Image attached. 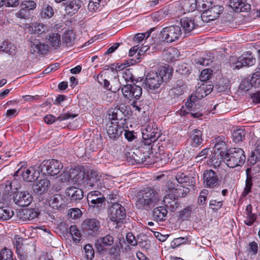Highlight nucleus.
Returning a JSON list of instances; mask_svg holds the SVG:
<instances>
[{"mask_svg": "<svg viewBox=\"0 0 260 260\" xmlns=\"http://www.w3.org/2000/svg\"><path fill=\"white\" fill-rule=\"evenodd\" d=\"M182 34L181 27L171 25L163 28L160 34L161 39L167 43H172L177 40Z\"/></svg>", "mask_w": 260, "mask_h": 260, "instance_id": "7", "label": "nucleus"}, {"mask_svg": "<svg viewBox=\"0 0 260 260\" xmlns=\"http://www.w3.org/2000/svg\"><path fill=\"white\" fill-rule=\"evenodd\" d=\"M87 200L90 208H98L105 202V198L100 191H91L88 193Z\"/></svg>", "mask_w": 260, "mask_h": 260, "instance_id": "12", "label": "nucleus"}, {"mask_svg": "<svg viewBox=\"0 0 260 260\" xmlns=\"http://www.w3.org/2000/svg\"><path fill=\"white\" fill-rule=\"evenodd\" d=\"M48 46L41 43L38 41H35L32 42L30 48V52L31 54H33L35 56H38L39 55L46 54L48 50Z\"/></svg>", "mask_w": 260, "mask_h": 260, "instance_id": "22", "label": "nucleus"}, {"mask_svg": "<svg viewBox=\"0 0 260 260\" xmlns=\"http://www.w3.org/2000/svg\"><path fill=\"white\" fill-rule=\"evenodd\" d=\"M20 188V185L16 180H13L12 181H7L4 188L5 193L10 194L11 193H14L15 194L18 191Z\"/></svg>", "mask_w": 260, "mask_h": 260, "instance_id": "30", "label": "nucleus"}, {"mask_svg": "<svg viewBox=\"0 0 260 260\" xmlns=\"http://www.w3.org/2000/svg\"><path fill=\"white\" fill-rule=\"evenodd\" d=\"M32 201V197L27 191H17L13 196L14 202L21 207L28 206Z\"/></svg>", "mask_w": 260, "mask_h": 260, "instance_id": "16", "label": "nucleus"}, {"mask_svg": "<svg viewBox=\"0 0 260 260\" xmlns=\"http://www.w3.org/2000/svg\"><path fill=\"white\" fill-rule=\"evenodd\" d=\"M0 52H4L9 55H13L15 54V49L12 48L11 44L8 41H5L0 46Z\"/></svg>", "mask_w": 260, "mask_h": 260, "instance_id": "47", "label": "nucleus"}, {"mask_svg": "<svg viewBox=\"0 0 260 260\" xmlns=\"http://www.w3.org/2000/svg\"><path fill=\"white\" fill-rule=\"evenodd\" d=\"M50 185V182L47 179L36 181L32 185V189L34 193H43L47 191Z\"/></svg>", "mask_w": 260, "mask_h": 260, "instance_id": "21", "label": "nucleus"}, {"mask_svg": "<svg viewBox=\"0 0 260 260\" xmlns=\"http://www.w3.org/2000/svg\"><path fill=\"white\" fill-rule=\"evenodd\" d=\"M21 8L19 11L15 13V16L17 18H21V19H27L29 18L30 13L28 11L26 10V9L22 8V6H21Z\"/></svg>", "mask_w": 260, "mask_h": 260, "instance_id": "58", "label": "nucleus"}, {"mask_svg": "<svg viewBox=\"0 0 260 260\" xmlns=\"http://www.w3.org/2000/svg\"><path fill=\"white\" fill-rule=\"evenodd\" d=\"M163 203L166 209H169L172 212L175 211L179 205L177 199L172 193L167 194L164 197Z\"/></svg>", "mask_w": 260, "mask_h": 260, "instance_id": "23", "label": "nucleus"}, {"mask_svg": "<svg viewBox=\"0 0 260 260\" xmlns=\"http://www.w3.org/2000/svg\"><path fill=\"white\" fill-rule=\"evenodd\" d=\"M192 145L194 146L199 145L202 143V132L198 129H194L192 132L191 135Z\"/></svg>", "mask_w": 260, "mask_h": 260, "instance_id": "40", "label": "nucleus"}, {"mask_svg": "<svg viewBox=\"0 0 260 260\" xmlns=\"http://www.w3.org/2000/svg\"><path fill=\"white\" fill-rule=\"evenodd\" d=\"M223 157L219 154L213 153L210 159L211 166L215 168L219 167L222 161H224Z\"/></svg>", "mask_w": 260, "mask_h": 260, "instance_id": "45", "label": "nucleus"}, {"mask_svg": "<svg viewBox=\"0 0 260 260\" xmlns=\"http://www.w3.org/2000/svg\"><path fill=\"white\" fill-rule=\"evenodd\" d=\"M82 226L85 233L89 236H93L98 232L100 223L95 219H86L83 222Z\"/></svg>", "mask_w": 260, "mask_h": 260, "instance_id": "18", "label": "nucleus"}, {"mask_svg": "<svg viewBox=\"0 0 260 260\" xmlns=\"http://www.w3.org/2000/svg\"><path fill=\"white\" fill-rule=\"evenodd\" d=\"M40 173L39 166L35 165L29 168L21 167L15 172L14 176H21L24 180L27 182H32L38 179Z\"/></svg>", "mask_w": 260, "mask_h": 260, "instance_id": "8", "label": "nucleus"}, {"mask_svg": "<svg viewBox=\"0 0 260 260\" xmlns=\"http://www.w3.org/2000/svg\"><path fill=\"white\" fill-rule=\"evenodd\" d=\"M96 80L100 84L103 85L106 89H111V87H110V82L105 78V76L104 74L100 73L97 76Z\"/></svg>", "mask_w": 260, "mask_h": 260, "instance_id": "52", "label": "nucleus"}, {"mask_svg": "<svg viewBox=\"0 0 260 260\" xmlns=\"http://www.w3.org/2000/svg\"><path fill=\"white\" fill-rule=\"evenodd\" d=\"M184 87L182 85L176 86L172 88L169 92L170 95H179L184 93Z\"/></svg>", "mask_w": 260, "mask_h": 260, "instance_id": "57", "label": "nucleus"}, {"mask_svg": "<svg viewBox=\"0 0 260 260\" xmlns=\"http://www.w3.org/2000/svg\"><path fill=\"white\" fill-rule=\"evenodd\" d=\"M13 211L9 207H0V219L7 220L10 219L13 215Z\"/></svg>", "mask_w": 260, "mask_h": 260, "instance_id": "39", "label": "nucleus"}, {"mask_svg": "<svg viewBox=\"0 0 260 260\" xmlns=\"http://www.w3.org/2000/svg\"><path fill=\"white\" fill-rule=\"evenodd\" d=\"M176 179L177 182L179 183L180 185H183L188 186H193L192 181H191V182L189 181L190 179V177L183 174H178L176 176Z\"/></svg>", "mask_w": 260, "mask_h": 260, "instance_id": "46", "label": "nucleus"}, {"mask_svg": "<svg viewBox=\"0 0 260 260\" xmlns=\"http://www.w3.org/2000/svg\"><path fill=\"white\" fill-rule=\"evenodd\" d=\"M168 211L164 206L155 208L152 212V218L156 221H162L166 220Z\"/></svg>", "mask_w": 260, "mask_h": 260, "instance_id": "28", "label": "nucleus"}, {"mask_svg": "<svg viewBox=\"0 0 260 260\" xmlns=\"http://www.w3.org/2000/svg\"><path fill=\"white\" fill-rule=\"evenodd\" d=\"M123 96L129 101H137L142 95V88L135 84L127 83L121 87Z\"/></svg>", "mask_w": 260, "mask_h": 260, "instance_id": "9", "label": "nucleus"}, {"mask_svg": "<svg viewBox=\"0 0 260 260\" xmlns=\"http://www.w3.org/2000/svg\"><path fill=\"white\" fill-rule=\"evenodd\" d=\"M62 167L63 166L60 162L53 159L44 160L39 165L40 172L51 176L58 174Z\"/></svg>", "mask_w": 260, "mask_h": 260, "instance_id": "5", "label": "nucleus"}, {"mask_svg": "<svg viewBox=\"0 0 260 260\" xmlns=\"http://www.w3.org/2000/svg\"><path fill=\"white\" fill-rule=\"evenodd\" d=\"M256 215L255 214L246 215V219L244 220V223L248 226L253 224L256 219Z\"/></svg>", "mask_w": 260, "mask_h": 260, "instance_id": "64", "label": "nucleus"}, {"mask_svg": "<svg viewBox=\"0 0 260 260\" xmlns=\"http://www.w3.org/2000/svg\"><path fill=\"white\" fill-rule=\"evenodd\" d=\"M106 125L108 135L112 140L118 139L124 131V127L121 124H117L114 122H108Z\"/></svg>", "mask_w": 260, "mask_h": 260, "instance_id": "17", "label": "nucleus"}, {"mask_svg": "<svg viewBox=\"0 0 260 260\" xmlns=\"http://www.w3.org/2000/svg\"><path fill=\"white\" fill-rule=\"evenodd\" d=\"M82 0H70L65 4V12L67 14L72 16L75 14L81 7Z\"/></svg>", "mask_w": 260, "mask_h": 260, "instance_id": "20", "label": "nucleus"}, {"mask_svg": "<svg viewBox=\"0 0 260 260\" xmlns=\"http://www.w3.org/2000/svg\"><path fill=\"white\" fill-rule=\"evenodd\" d=\"M250 169H247L246 170V179L245 181V186L243 191V196H246L249 192H251V187L253 185L252 177L250 174Z\"/></svg>", "mask_w": 260, "mask_h": 260, "instance_id": "37", "label": "nucleus"}, {"mask_svg": "<svg viewBox=\"0 0 260 260\" xmlns=\"http://www.w3.org/2000/svg\"><path fill=\"white\" fill-rule=\"evenodd\" d=\"M212 71L211 69H206L203 70L200 74V79L202 82H205L209 80L211 77Z\"/></svg>", "mask_w": 260, "mask_h": 260, "instance_id": "56", "label": "nucleus"}, {"mask_svg": "<svg viewBox=\"0 0 260 260\" xmlns=\"http://www.w3.org/2000/svg\"><path fill=\"white\" fill-rule=\"evenodd\" d=\"M151 32L147 31L145 33H138L136 34L134 38L135 41L138 42H142L144 39H147L149 37Z\"/></svg>", "mask_w": 260, "mask_h": 260, "instance_id": "62", "label": "nucleus"}, {"mask_svg": "<svg viewBox=\"0 0 260 260\" xmlns=\"http://www.w3.org/2000/svg\"><path fill=\"white\" fill-rule=\"evenodd\" d=\"M23 216V219L26 220H31L36 218L38 215V213L32 209H26L22 210Z\"/></svg>", "mask_w": 260, "mask_h": 260, "instance_id": "43", "label": "nucleus"}, {"mask_svg": "<svg viewBox=\"0 0 260 260\" xmlns=\"http://www.w3.org/2000/svg\"><path fill=\"white\" fill-rule=\"evenodd\" d=\"M255 63V58L250 51L243 53L235 62V68L239 69L243 67L252 66Z\"/></svg>", "mask_w": 260, "mask_h": 260, "instance_id": "15", "label": "nucleus"}, {"mask_svg": "<svg viewBox=\"0 0 260 260\" xmlns=\"http://www.w3.org/2000/svg\"><path fill=\"white\" fill-rule=\"evenodd\" d=\"M187 186L183 185H178L177 188L175 189L176 191L177 195L180 197H185L190 191V189Z\"/></svg>", "mask_w": 260, "mask_h": 260, "instance_id": "50", "label": "nucleus"}, {"mask_svg": "<svg viewBox=\"0 0 260 260\" xmlns=\"http://www.w3.org/2000/svg\"><path fill=\"white\" fill-rule=\"evenodd\" d=\"M108 216L110 219L117 224L124 222L126 217V211L121 204L113 203L108 208Z\"/></svg>", "mask_w": 260, "mask_h": 260, "instance_id": "4", "label": "nucleus"}, {"mask_svg": "<svg viewBox=\"0 0 260 260\" xmlns=\"http://www.w3.org/2000/svg\"><path fill=\"white\" fill-rule=\"evenodd\" d=\"M85 186L88 189L90 188H99L103 186V179L97 172L91 170L87 174L85 179Z\"/></svg>", "mask_w": 260, "mask_h": 260, "instance_id": "10", "label": "nucleus"}, {"mask_svg": "<svg viewBox=\"0 0 260 260\" xmlns=\"http://www.w3.org/2000/svg\"><path fill=\"white\" fill-rule=\"evenodd\" d=\"M84 172L81 171L78 172L74 170V174H72V180L78 184H83L85 186L86 178L84 177Z\"/></svg>", "mask_w": 260, "mask_h": 260, "instance_id": "42", "label": "nucleus"}, {"mask_svg": "<svg viewBox=\"0 0 260 260\" xmlns=\"http://www.w3.org/2000/svg\"><path fill=\"white\" fill-rule=\"evenodd\" d=\"M77 116L76 114H71L69 113H61L57 117H55L53 115L50 114L44 116V120L45 123L48 124H52L55 121H63L70 118H74Z\"/></svg>", "mask_w": 260, "mask_h": 260, "instance_id": "25", "label": "nucleus"}, {"mask_svg": "<svg viewBox=\"0 0 260 260\" xmlns=\"http://www.w3.org/2000/svg\"><path fill=\"white\" fill-rule=\"evenodd\" d=\"M70 233L72 239L76 244L79 243L81 238V234L76 225H71L69 229Z\"/></svg>", "mask_w": 260, "mask_h": 260, "instance_id": "41", "label": "nucleus"}, {"mask_svg": "<svg viewBox=\"0 0 260 260\" xmlns=\"http://www.w3.org/2000/svg\"><path fill=\"white\" fill-rule=\"evenodd\" d=\"M131 158L137 164H143L146 161V156L140 150L136 149L133 152Z\"/></svg>", "mask_w": 260, "mask_h": 260, "instance_id": "38", "label": "nucleus"}, {"mask_svg": "<svg viewBox=\"0 0 260 260\" xmlns=\"http://www.w3.org/2000/svg\"><path fill=\"white\" fill-rule=\"evenodd\" d=\"M208 9H206L202 14L201 17L205 21H213L219 17L222 12L223 8L220 5L208 6Z\"/></svg>", "mask_w": 260, "mask_h": 260, "instance_id": "13", "label": "nucleus"}, {"mask_svg": "<svg viewBox=\"0 0 260 260\" xmlns=\"http://www.w3.org/2000/svg\"><path fill=\"white\" fill-rule=\"evenodd\" d=\"M66 197L60 194L50 196L47 199L46 202L49 206L53 209L63 208L66 205Z\"/></svg>", "mask_w": 260, "mask_h": 260, "instance_id": "19", "label": "nucleus"}, {"mask_svg": "<svg viewBox=\"0 0 260 260\" xmlns=\"http://www.w3.org/2000/svg\"><path fill=\"white\" fill-rule=\"evenodd\" d=\"M74 170H72L69 173L68 172H63L60 176L59 180L62 182H69L72 180V174H74Z\"/></svg>", "mask_w": 260, "mask_h": 260, "instance_id": "60", "label": "nucleus"}, {"mask_svg": "<svg viewBox=\"0 0 260 260\" xmlns=\"http://www.w3.org/2000/svg\"><path fill=\"white\" fill-rule=\"evenodd\" d=\"M120 250L118 246L113 245L109 249V253L113 260H120Z\"/></svg>", "mask_w": 260, "mask_h": 260, "instance_id": "49", "label": "nucleus"}, {"mask_svg": "<svg viewBox=\"0 0 260 260\" xmlns=\"http://www.w3.org/2000/svg\"><path fill=\"white\" fill-rule=\"evenodd\" d=\"M75 34L72 30H67L62 36L63 43L66 44L67 46L73 45L75 42Z\"/></svg>", "mask_w": 260, "mask_h": 260, "instance_id": "36", "label": "nucleus"}, {"mask_svg": "<svg viewBox=\"0 0 260 260\" xmlns=\"http://www.w3.org/2000/svg\"><path fill=\"white\" fill-rule=\"evenodd\" d=\"M180 24L186 34L191 32L196 27H198V24L191 18L185 17L182 18L180 20Z\"/></svg>", "mask_w": 260, "mask_h": 260, "instance_id": "27", "label": "nucleus"}, {"mask_svg": "<svg viewBox=\"0 0 260 260\" xmlns=\"http://www.w3.org/2000/svg\"><path fill=\"white\" fill-rule=\"evenodd\" d=\"M172 68L168 66L167 67H162L160 68L159 72L157 73L158 76H160L161 77L162 82H166L171 78L172 76Z\"/></svg>", "mask_w": 260, "mask_h": 260, "instance_id": "35", "label": "nucleus"}, {"mask_svg": "<svg viewBox=\"0 0 260 260\" xmlns=\"http://www.w3.org/2000/svg\"><path fill=\"white\" fill-rule=\"evenodd\" d=\"M162 79L156 72L151 71L147 74L145 80V85L149 90L158 88L162 83Z\"/></svg>", "mask_w": 260, "mask_h": 260, "instance_id": "11", "label": "nucleus"}, {"mask_svg": "<svg viewBox=\"0 0 260 260\" xmlns=\"http://www.w3.org/2000/svg\"><path fill=\"white\" fill-rule=\"evenodd\" d=\"M47 42L53 48H57L61 45L60 35L58 33H52L46 38Z\"/></svg>", "mask_w": 260, "mask_h": 260, "instance_id": "33", "label": "nucleus"}, {"mask_svg": "<svg viewBox=\"0 0 260 260\" xmlns=\"http://www.w3.org/2000/svg\"><path fill=\"white\" fill-rule=\"evenodd\" d=\"M159 200L157 190L146 187L138 193L136 206L138 209L148 211L157 205Z\"/></svg>", "mask_w": 260, "mask_h": 260, "instance_id": "2", "label": "nucleus"}, {"mask_svg": "<svg viewBox=\"0 0 260 260\" xmlns=\"http://www.w3.org/2000/svg\"><path fill=\"white\" fill-rule=\"evenodd\" d=\"M230 6L236 12H247L250 9V5L245 0H231Z\"/></svg>", "mask_w": 260, "mask_h": 260, "instance_id": "24", "label": "nucleus"}, {"mask_svg": "<svg viewBox=\"0 0 260 260\" xmlns=\"http://www.w3.org/2000/svg\"><path fill=\"white\" fill-rule=\"evenodd\" d=\"M23 245L18 244L16 247V252L20 260H28L26 253L23 251Z\"/></svg>", "mask_w": 260, "mask_h": 260, "instance_id": "55", "label": "nucleus"}, {"mask_svg": "<svg viewBox=\"0 0 260 260\" xmlns=\"http://www.w3.org/2000/svg\"><path fill=\"white\" fill-rule=\"evenodd\" d=\"M83 193L84 192L81 189L75 187H69L66 191V194L70 197L72 201L82 199L83 197Z\"/></svg>", "mask_w": 260, "mask_h": 260, "instance_id": "29", "label": "nucleus"}, {"mask_svg": "<svg viewBox=\"0 0 260 260\" xmlns=\"http://www.w3.org/2000/svg\"><path fill=\"white\" fill-rule=\"evenodd\" d=\"M223 157L226 165L231 168L242 166L244 165L246 159L243 150L237 148L229 149Z\"/></svg>", "mask_w": 260, "mask_h": 260, "instance_id": "3", "label": "nucleus"}, {"mask_svg": "<svg viewBox=\"0 0 260 260\" xmlns=\"http://www.w3.org/2000/svg\"><path fill=\"white\" fill-rule=\"evenodd\" d=\"M0 260H13L12 251L7 248H4L0 251Z\"/></svg>", "mask_w": 260, "mask_h": 260, "instance_id": "48", "label": "nucleus"}, {"mask_svg": "<svg viewBox=\"0 0 260 260\" xmlns=\"http://www.w3.org/2000/svg\"><path fill=\"white\" fill-rule=\"evenodd\" d=\"M159 136L160 132L155 124L148 125L142 131L143 141L141 146H148L149 147L152 143L157 140Z\"/></svg>", "mask_w": 260, "mask_h": 260, "instance_id": "6", "label": "nucleus"}, {"mask_svg": "<svg viewBox=\"0 0 260 260\" xmlns=\"http://www.w3.org/2000/svg\"><path fill=\"white\" fill-rule=\"evenodd\" d=\"M49 26L43 23H33L28 28V31L30 33H37L41 34L48 31Z\"/></svg>", "mask_w": 260, "mask_h": 260, "instance_id": "32", "label": "nucleus"}, {"mask_svg": "<svg viewBox=\"0 0 260 260\" xmlns=\"http://www.w3.org/2000/svg\"><path fill=\"white\" fill-rule=\"evenodd\" d=\"M197 3L196 0H186L184 5V9L188 12H193L197 7Z\"/></svg>", "mask_w": 260, "mask_h": 260, "instance_id": "51", "label": "nucleus"}, {"mask_svg": "<svg viewBox=\"0 0 260 260\" xmlns=\"http://www.w3.org/2000/svg\"><path fill=\"white\" fill-rule=\"evenodd\" d=\"M222 206V201H217L216 200H211L209 203V207L214 211H218Z\"/></svg>", "mask_w": 260, "mask_h": 260, "instance_id": "61", "label": "nucleus"}, {"mask_svg": "<svg viewBox=\"0 0 260 260\" xmlns=\"http://www.w3.org/2000/svg\"><path fill=\"white\" fill-rule=\"evenodd\" d=\"M225 138L223 137H218L215 139V145L214 147V153L219 154L223 157L224 154H226V151L229 150L227 149Z\"/></svg>", "mask_w": 260, "mask_h": 260, "instance_id": "26", "label": "nucleus"}, {"mask_svg": "<svg viewBox=\"0 0 260 260\" xmlns=\"http://www.w3.org/2000/svg\"><path fill=\"white\" fill-rule=\"evenodd\" d=\"M22 8L26 9L28 12L30 10L35 9L36 8V4L32 1H26L22 3Z\"/></svg>", "mask_w": 260, "mask_h": 260, "instance_id": "63", "label": "nucleus"}, {"mask_svg": "<svg viewBox=\"0 0 260 260\" xmlns=\"http://www.w3.org/2000/svg\"><path fill=\"white\" fill-rule=\"evenodd\" d=\"M123 113L122 111L118 108H114L109 111L108 115V122H114L116 123L119 124V121L122 120Z\"/></svg>", "mask_w": 260, "mask_h": 260, "instance_id": "31", "label": "nucleus"}, {"mask_svg": "<svg viewBox=\"0 0 260 260\" xmlns=\"http://www.w3.org/2000/svg\"><path fill=\"white\" fill-rule=\"evenodd\" d=\"M53 14V9L50 6H47L46 7L44 8L42 11V16L45 18H50Z\"/></svg>", "mask_w": 260, "mask_h": 260, "instance_id": "59", "label": "nucleus"}, {"mask_svg": "<svg viewBox=\"0 0 260 260\" xmlns=\"http://www.w3.org/2000/svg\"><path fill=\"white\" fill-rule=\"evenodd\" d=\"M203 183L204 186L213 188L220 184V181L216 173L212 170H206L203 174Z\"/></svg>", "mask_w": 260, "mask_h": 260, "instance_id": "14", "label": "nucleus"}, {"mask_svg": "<svg viewBox=\"0 0 260 260\" xmlns=\"http://www.w3.org/2000/svg\"><path fill=\"white\" fill-rule=\"evenodd\" d=\"M100 241V245L97 246V249L98 251H102L104 250V248L101 244L105 246H111L114 243V238L113 235L110 234L101 238Z\"/></svg>", "mask_w": 260, "mask_h": 260, "instance_id": "34", "label": "nucleus"}, {"mask_svg": "<svg viewBox=\"0 0 260 260\" xmlns=\"http://www.w3.org/2000/svg\"><path fill=\"white\" fill-rule=\"evenodd\" d=\"M249 83L252 86L255 87L259 86L260 85V72H256L252 74Z\"/></svg>", "mask_w": 260, "mask_h": 260, "instance_id": "53", "label": "nucleus"}, {"mask_svg": "<svg viewBox=\"0 0 260 260\" xmlns=\"http://www.w3.org/2000/svg\"><path fill=\"white\" fill-rule=\"evenodd\" d=\"M85 255L87 259L91 260L94 256V251L90 244H86L84 247Z\"/></svg>", "mask_w": 260, "mask_h": 260, "instance_id": "54", "label": "nucleus"}, {"mask_svg": "<svg viewBox=\"0 0 260 260\" xmlns=\"http://www.w3.org/2000/svg\"><path fill=\"white\" fill-rule=\"evenodd\" d=\"M246 133L243 129H238L234 131L232 133L233 141L235 143H239L245 139Z\"/></svg>", "mask_w": 260, "mask_h": 260, "instance_id": "44", "label": "nucleus"}, {"mask_svg": "<svg viewBox=\"0 0 260 260\" xmlns=\"http://www.w3.org/2000/svg\"><path fill=\"white\" fill-rule=\"evenodd\" d=\"M212 89L213 87L211 85H207L205 83H202L197 88L195 93L189 96L186 102L185 106L188 111H181L180 115L190 114L193 118L202 117L203 114L201 108L200 100L210 94Z\"/></svg>", "mask_w": 260, "mask_h": 260, "instance_id": "1", "label": "nucleus"}]
</instances>
